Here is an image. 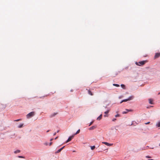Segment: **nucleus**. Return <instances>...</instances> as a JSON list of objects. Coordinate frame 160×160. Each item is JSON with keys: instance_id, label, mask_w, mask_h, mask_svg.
<instances>
[{"instance_id": "obj_31", "label": "nucleus", "mask_w": 160, "mask_h": 160, "mask_svg": "<svg viewBox=\"0 0 160 160\" xmlns=\"http://www.w3.org/2000/svg\"><path fill=\"white\" fill-rule=\"evenodd\" d=\"M150 123V122H147V123H145V124H149Z\"/></svg>"}, {"instance_id": "obj_35", "label": "nucleus", "mask_w": 160, "mask_h": 160, "mask_svg": "<svg viewBox=\"0 0 160 160\" xmlns=\"http://www.w3.org/2000/svg\"><path fill=\"white\" fill-rule=\"evenodd\" d=\"M53 140V138H51V139H50V141H52Z\"/></svg>"}, {"instance_id": "obj_21", "label": "nucleus", "mask_w": 160, "mask_h": 160, "mask_svg": "<svg viewBox=\"0 0 160 160\" xmlns=\"http://www.w3.org/2000/svg\"><path fill=\"white\" fill-rule=\"evenodd\" d=\"M62 150V149L60 148L57 151V152L59 153V152H60Z\"/></svg>"}, {"instance_id": "obj_32", "label": "nucleus", "mask_w": 160, "mask_h": 160, "mask_svg": "<svg viewBox=\"0 0 160 160\" xmlns=\"http://www.w3.org/2000/svg\"><path fill=\"white\" fill-rule=\"evenodd\" d=\"M56 133L57 132H55L54 134H53V135L54 136V135H55L56 134Z\"/></svg>"}, {"instance_id": "obj_42", "label": "nucleus", "mask_w": 160, "mask_h": 160, "mask_svg": "<svg viewBox=\"0 0 160 160\" xmlns=\"http://www.w3.org/2000/svg\"><path fill=\"white\" fill-rule=\"evenodd\" d=\"M159 146H160V143L159 144Z\"/></svg>"}, {"instance_id": "obj_37", "label": "nucleus", "mask_w": 160, "mask_h": 160, "mask_svg": "<svg viewBox=\"0 0 160 160\" xmlns=\"http://www.w3.org/2000/svg\"><path fill=\"white\" fill-rule=\"evenodd\" d=\"M148 160H154L152 159H148Z\"/></svg>"}, {"instance_id": "obj_2", "label": "nucleus", "mask_w": 160, "mask_h": 160, "mask_svg": "<svg viewBox=\"0 0 160 160\" xmlns=\"http://www.w3.org/2000/svg\"><path fill=\"white\" fill-rule=\"evenodd\" d=\"M35 115V112H32L29 113L27 115V117L28 118H29L31 117L34 116Z\"/></svg>"}, {"instance_id": "obj_23", "label": "nucleus", "mask_w": 160, "mask_h": 160, "mask_svg": "<svg viewBox=\"0 0 160 160\" xmlns=\"http://www.w3.org/2000/svg\"><path fill=\"white\" fill-rule=\"evenodd\" d=\"M18 157L20 158H24V157L22 156H18Z\"/></svg>"}, {"instance_id": "obj_40", "label": "nucleus", "mask_w": 160, "mask_h": 160, "mask_svg": "<svg viewBox=\"0 0 160 160\" xmlns=\"http://www.w3.org/2000/svg\"><path fill=\"white\" fill-rule=\"evenodd\" d=\"M73 152H75V151H73Z\"/></svg>"}, {"instance_id": "obj_39", "label": "nucleus", "mask_w": 160, "mask_h": 160, "mask_svg": "<svg viewBox=\"0 0 160 160\" xmlns=\"http://www.w3.org/2000/svg\"><path fill=\"white\" fill-rule=\"evenodd\" d=\"M104 116L105 117H106V116H107L106 115H104Z\"/></svg>"}, {"instance_id": "obj_12", "label": "nucleus", "mask_w": 160, "mask_h": 160, "mask_svg": "<svg viewBox=\"0 0 160 160\" xmlns=\"http://www.w3.org/2000/svg\"><path fill=\"white\" fill-rule=\"evenodd\" d=\"M149 103L151 104H153V100L152 99H150L149 100Z\"/></svg>"}, {"instance_id": "obj_5", "label": "nucleus", "mask_w": 160, "mask_h": 160, "mask_svg": "<svg viewBox=\"0 0 160 160\" xmlns=\"http://www.w3.org/2000/svg\"><path fill=\"white\" fill-rule=\"evenodd\" d=\"M159 57H160V53H156L154 58H156Z\"/></svg>"}, {"instance_id": "obj_24", "label": "nucleus", "mask_w": 160, "mask_h": 160, "mask_svg": "<svg viewBox=\"0 0 160 160\" xmlns=\"http://www.w3.org/2000/svg\"><path fill=\"white\" fill-rule=\"evenodd\" d=\"M146 158H151V157L149 156H146Z\"/></svg>"}, {"instance_id": "obj_17", "label": "nucleus", "mask_w": 160, "mask_h": 160, "mask_svg": "<svg viewBox=\"0 0 160 160\" xmlns=\"http://www.w3.org/2000/svg\"><path fill=\"white\" fill-rule=\"evenodd\" d=\"M121 86L122 87V88H123V89H125V85H124V84H121Z\"/></svg>"}, {"instance_id": "obj_22", "label": "nucleus", "mask_w": 160, "mask_h": 160, "mask_svg": "<svg viewBox=\"0 0 160 160\" xmlns=\"http://www.w3.org/2000/svg\"><path fill=\"white\" fill-rule=\"evenodd\" d=\"M109 112V110H108L107 111L105 112L104 113L105 114H108V113Z\"/></svg>"}, {"instance_id": "obj_13", "label": "nucleus", "mask_w": 160, "mask_h": 160, "mask_svg": "<svg viewBox=\"0 0 160 160\" xmlns=\"http://www.w3.org/2000/svg\"><path fill=\"white\" fill-rule=\"evenodd\" d=\"M117 74H118L116 72H115L114 73H113L112 76L113 77H114L115 76H116V75H117Z\"/></svg>"}, {"instance_id": "obj_9", "label": "nucleus", "mask_w": 160, "mask_h": 160, "mask_svg": "<svg viewBox=\"0 0 160 160\" xmlns=\"http://www.w3.org/2000/svg\"><path fill=\"white\" fill-rule=\"evenodd\" d=\"M156 126L157 127H160V121L157 123L156 124Z\"/></svg>"}, {"instance_id": "obj_20", "label": "nucleus", "mask_w": 160, "mask_h": 160, "mask_svg": "<svg viewBox=\"0 0 160 160\" xmlns=\"http://www.w3.org/2000/svg\"><path fill=\"white\" fill-rule=\"evenodd\" d=\"M113 85L117 87H119L120 86L119 85L116 84H113Z\"/></svg>"}, {"instance_id": "obj_36", "label": "nucleus", "mask_w": 160, "mask_h": 160, "mask_svg": "<svg viewBox=\"0 0 160 160\" xmlns=\"http://www.w3.org/2000/svg\"><path fill=\"white\" fill-rule=\"evenodd\" d=\"M59 132V130H58V131L57 132H56L58 133V132Z\"/></svg>"}, {"instance_id": "obj_4", "label": "nucleus", "mask_w": 160, "mask_h": 160, "mask_svg": "<svg viewBox=\"0 0 160 160\" xmlns=\"http://www.w3.org/2000/svg\"><path fill=\"white\" fill-rule=\"evenodd\" d=\"M74 136V135H72V136H70L66 142L67 143L71 141V140L73 138Z\"/></svg>"}, {"instance_id": "obj_8", "label": "nucleus", "mask_w": 160, "mask_h": 160, "mask_svg": "<svg viewBox=\"0 0 160 160\" xmlns=\"http://www.w3.org/2000/svg\"><path fill=\"white\" fill-rule=\"evenodd\" d=\"M126 111H124L122 112V114H126V113H127V112H129V111H132V110H128V109H126Z\"/></svg>"}, {"instance_id": "obj_6", "label": "nucleus", "mask_w": 160, "mask_h": 160, "mask_svg": "<svg viewBox=\"0 0 160 160\" xmlns=\"http://www.w3.org/2000/svg\"><path fill=\"white\" fill-rule=\"evenodd\" d=\"M102 143L108 146H110L112 145V144L109 143L108 142H102Z\"/></svg>"}, {"instance_id": "obj_38", "label": "nucleus", "mask_w": 160, "mask_h": 160, "mask_svg": "<svg viewBox=\"0 0 160 160\" xmlns=\"http://www.w3.org/2000/svg\"><path fill=\"white\" fill-rule=\"evenodd\" d=\"M49 131V130H48L47 131V132H48Z\"/></svg>"}, {"instance_id": "obj_25", "label": "nucleus", "mask_w": 160, "mask_h": 160, "mask_svg": "<svg viewBox=\"0 0 160 160\" xmlns=\"http://www.w3.org/2000/svg\"><path fill=\"white\" fill-rule=\"evenodd\" d=\"M120 115L119 114H117L115 116V117H120Z\"/></svg>"}, {"instance_id": "obj_15", "label": "nucleus", "mask_w": 160, "mask_h": 160, "mask_svg": "<svg viewBox=\"0 0 160 160\" xmlns=\"http://www.w3.org/2000/svg\"><path fill=\"white\" fill-rule=\"evenodd\" d=\"M20 152V150H17L16 151H15L14 152V153L15 154L19 153Z\"/></svg>"}, {"instance_id": "obj_26", "label": "nucleus", "mask_w": 160, "mask_h": 160, "mask_svg": "<svg viewBox=\"0 0 160 160\" xmlns=\"http://www.w3.org/2000/svg\"><path fill=\"white\" fill-rule=\"evenodd\" d=\"M44 144L45 145H46V146H47V145H48V142H46L45 143H44Z\"/></svg>"}, {"instance_id": "obj_29", "label": "nucleus", "mask_w": 160, "mask_h": 160, "mask_svg": "<svg viewBox=\"0 0 160 160\" xmlns=\"http://www.w3.org/2000/svg\"><path fill=\"white\" fill-rule=\"evenodd\" d=\"M52 142H50V143H49V146H51L52 145Z\"/></svg>"}, {"instance_id": "obj_14", "label": "nucleus", "mask_w": 160, "mask_h": 160, "mask_svg": "<svg viewBox=\"0 0 160 160\" xmlns=\"http://www.w3.org/2000/svg\"><path fill=\"white\" fill-rule=\"evenodd\" d=\"M57 114V113H55L52 114H51V115H50V117H54V116H55Z\"/></svg>"}, {"instance_id": "obj_30", "label": "nucleus", "mask_w": 160, "mask_h": 160, "mask_svg": "<svg viewBox=\"0 0 160 160\" xmlns=\"http://www.w3.org/2000/svg\"><path fill=\"white\" fill-rule=\"evenodd\" d=\"M20 120V119H17V120H15V121L18 122V121H19Z\"/></svg>"}, {"instance_id": "obj_41", "label": "nucleus", "mask_w": 160, "mask_h": 160, "mask_svg": "<svg viewBox=\"0 0 160 160\" xmlns=\"http://www.w3.org/2000/svg\"><path fill=\"white\" fill-rule=\"evenodd\" d=\"M160 94V92L158 93V94Z\"/></svg>"}, {"instance_id": "obj_3", "label": "nucleus", "mask_w": 160, "mask_h": 160, "mask_svg": "<svg viewBox=\"0 0 160 160\" xmlns=\"http://www.w3.org/2000/svg\"><path fill=\"white\" fill-rule=\"evenodd\" d=\"M132 98H133V97L131 96V97H130L129 98H128V99L123 100L120 102V103H122L123 102H127L128 101H129V100H131L132 99Z\"/></svg>"}, {"instance_id": "obj_7", "label": "nucleus", "mask_w": 160, "mask_h": 160, "mask_svg": "<svg viewBox=\"0 0 160 160\" xmlns=\"http://www.w3.org/2000/svg\"><path fill=\"white\" fill-rule=\"evenodd\" d=\"M96 128V126H92V127H90L89 129V130H93L95 128Z\"/></svg>"}, {"instance_id": "obj_34", "label": "nucleus", "mask_w": 160, "mask_h": 160, "mask_svg": "<svg viewBox=\"0 0 160 160\" xmlns=\"http://www.w3.org/2000/svg\"><path fill=\"white\" fill-rule=\"evenodd\" d=\"M58 138V137H56V138H55V140H56V139H57Z\"/></svg>"}, {"instance_id": "obj_11", "label": "nucleus", "mask_w": 160, "mask_h": 160, "mask_svg": "<svg viewBox=\"0 0 160 160\" xmlns=\"http://www.w3.org/2000/svg\"><path fill=\"white\" fill-rule=\"evenodd\" d=\"M88 93L91 96H92L93 95L91 91L89 90H88Z\"/></svg>"}, {"instance_id": "obj_1", "label": "nucleus", "mask_w": 160, "mask_h": 160, "mask_svg": "<svg viewBox=\"0 0 160 160\" xmlns=\"http://www.w3.org/2000/svg\"><path fill=\"white\" fill-rule=\"evenodd\" d=\"M147 62L146 61H143L139 62H136V64L139 66H141L144 65Z\"/></svg>"}, {"instance_id": "obj_10", "label": "nucleus", "mask_w": 160, "mask_h": 160, "mask_svg": "<svg viewBox=\"0 0 160 160\" xmlns=\"http://www.w3.org/2000/svg\"><path fill=\"white\" fill-rule=\"evenodd\" d=\"M102 118V114H101L98 118H97V120H101Z\"/></svg>"}, {"instance_id": "obj_19", "label": "nucleus", "mask_w": 160, "mask_h": 160, "mask_svg": "<svg viewBox=\"0 0 160 160\" xmlns=\"http://www.w3.org/2000/svg\"><path fill=\"white\" fill-rule=\"evenodd\" d=\"M90 147H91V149L92 150L94 149L95 148V146H91Z\"/></svg>"}, {"instance_id": "obj_16", "label": "nucleus", "mask_w": 160, "mask_h": 160, "mask_svg": "<svg viewBox=\"0 0 160 160\" xmlns=\"http://www.w3.org/2000/svg\"><path fill=\"white\" fill-rule=\"evenodd\" d=\"M80 129L78 130L76 132L75 134H74L73 135H74V136L75 135H76V134L79 133L80 132Z\"/></svg>"}, {"instance_id": "obj_18", "label": "nucleus", "mask_w": 160, "mask_h": 160, "mask_svg": "<svg viewBox=\"0 0 160 160\" xmlns=\"http://www.w3.org/2000/svg\"><path fill=\"white\" fill-rule=\"evenodd\" d=\"M23 124H21L19 126H18V128H22L23 127Z\"/></svg>"}, {"instance_id": "obj_28", "label": "nucleus", "mask_w": 160, "mask_h": 160, "mask_svg": "<svg viewBox=\"0 0 160 160\" xmlns=\"http://www.w3.org/2000/svg\"><path fill=\"white\" fill-rule=\"evenodd\" d=\"M116 120V118H113V119H112V121H113V122H114V121H115Z\"/></svg>"}, {"instance_id": "obj_27", "label": "nucleus", "mask_w": 160, "mask_h": 160, "mask_svg": "<svg viewBox=\"0 0 160 160\" xmlns=\"http://www.w3.org/2000/svg\"><path fill=\"white\" fill-rule=\"evenodd\" d=\"M93 121H92V122H91L90 123L89 125V126H91V125L92 124V123H93Z\"/></svg>"}, {"instance_id": "obj_33", "label": "nucleus", "mask_w": 160, "mask_h": 160, "mask_svg": "<svg viewBox=\"0 0 160 160\" xmlns=\"http://www.w3.org/2000/svg\"><path fill=\"white\" fill-rule=\"evenodd\" d=\"M65 147V146H63V147H62V148H61L62 149H62Z\"/></svg>"}]
</instances>
